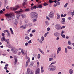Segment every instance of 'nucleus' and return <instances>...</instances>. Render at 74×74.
I'll use <instances>...</instances> for the list:
<instances>
[{
  "mask_svg": "<svg viewBox=\"0 0 74 74\" xmlns=\"http://www.w3.org/2000/svg\"><path fill=\"white\" fill-rule=\"evenodd\" d=\"M25 39H26L27 40H29V38L28 36H26L25 37Z\"/></svg>",
  "mask_w": 74,
  "mask_h": 74,
  "instance_id": "c9c22d12",
  "label": "nucleus"
},
{
  "mask_svg": "<svg viewBox=\"0 0 74 74\" xmlns=\"http://www.w3.org/2000/svg\"><path fill=\"white\" fill-rule=\"evenodd\" d=\"M41 40L42 41H44V37L43 36L41 37Z\"/></svg>",
  "mask_w": 74,
  "mask_h": 74,
  "instance_id": "8fccbe9b",
  "label": "nucleus"
},
{
  "mask_svg": "<svg viewBox=\"0 0 74 74\" xmlns=\"http://www.w3.org/2000/svg\"><path fill=\"white\" fill-rule=\"evenodd\" d=\"M38 17V14L36 12H33L31 13V19H34L33 22H36L37 21V18Z\"/></svg>",
  "mask_w": 74,
  "mask_h": 74,
  "instance_id": "f257e3e1",
  "label": "nucleus"
},
{
  "mask_svg": "<svg viewBox=\"0 0 74 74\" xmlns=\"http://www.w3.org/2000/svg\"><path fill=\"white\" fill-rule=\"evenodd\" d=\"M10 31L11 32V34H13V33H14V32H13V31L12 30V28H10Z\"/></svg>",
  "mask_w": 74,
  "mask_h": 74,
  "instance_id": "412c9836",
  "label": "nucleus"
},
{
  "mask_svg": "<svg viewBox=\"0 0 74 74\" xmlns=\"http://www.w3.org/2000/svg\"><path fill=\"white\" fill-rule=\"evenodd\" d=\"M68 44H69V45H71V41L69 40L68 41Z\"/></svg>",
  "mask_w": 74,
  "mask_h": 74,
  "instance_id": "2f4dec72",
  "label": "nucleus"
},
{
  "mask_svg": "<svg viewBox=\"0 0 74 74\" xmlns=\"http://www.w3.org/2000/svg\"><path fill=\"white\" fill-rule=\"evenodd\" d=\"M64 33V31L62 30L61 32V34H63V33Z\"/></svg>",
  "mask_w": 74,
  "mask_h": 74,
  "instance_id": "13d9d810",
  "label": "nucleus"
},
{
  "mask_svg": "<svg viewBox=\"0 0 74 74\" xmlns=\"http://www.w3.org/2000/svg\"><path fill=\"white\" fill-rule=\"evenodd\" d=\"M5 41V42H7V44H10V42H9L10 41L8 39L6 40V39Z\"/></svg>",
  "mask_w": 74,
  "mask_h": 74,
  "instance_id": "aec40b11",
  "label": "nucleus"
},
{
  "mask_svg": "<svg viewBox=\"0 0 74 74\" xmlns=\"http://www.w3.org/2000/svg\"><path fill=\"white\" fill-rule=\"evenodd\" d=\"M65 27H66V26H63L62 27H61L60 29H64V28H65Z\"/></svg>",
  "mask_w": 74,
  "mask_h": 74,
  "instance_id": "c03bdc74",
  "label": "nucleus"
},
{
  "mask_svg": "<svg viewBox=\"0 0 74 74\" xmlns=\"http://www.w3.org/2000/svg\"><path fill=\"white\" fill-rule=\"evenodd\" d=\"M18 50L16 49V48L15 47H13L12 48V49L11 50V51H12V52L13 53L16 54L17 53V51Z\"/></svg>",
  "mask_w": 74,
  "mask_h": 74,
  "instance_id": "39448f33",
  "label": "nucleus"
},
{
  "mask_svg": "<svg viewBox=\"0 0 74 74\" xmlns=\"http://www.w3.org/2000/svg\"><path fill=\"white\" fill-rule=\"evenodd\" d=\"M4 3H5V5H7V0H5Z\"/></svg>",
  "mask_w": 74,
  "mask_h": 74,
  "instance_id": "5701e85b",
  "label": "nucleus"
},
{
  "mask_svg": "<svg viewBox=\"0 0 74 74\" xmlns=\"http://www.w3.org/2000/svg\"><path fill=\"white\" fill-rule=\"evenodd\" d=\"M7 35L8 36V37H11V35L9 33V32L7 34Z\"/></svg>",
  "mask_w": 74,
  "mask_h": 74,
  "instance_id": "79ce46f5",
  "label": "nucleus"
},
{
  "mask_svg": "<svg viewBox=\"0 0 74 74\" xmlns=\"http://www.w3.org/2000/svg\"><path fill=\"white\" fill-rule=\"evenodd\" d=\"M55 27L57 30H60L61 26L60 24H57L55 25Z\"/></svg>",
  "mask_w": 74,
  "mask_h": 74,
  "instance_id": "423d86ee",
  "label": "nucleus"
},
{
  "mask_svg": "<svg viewBox=\"0 0 74 74\" xmlns=\"http://www.w3.org/2000/svg\"><path fill=\"white\" fill-rule=\"evenodd\" d=\"M32 42H31V40H30L29 41H28V43L29 44H31L32 43Z\"/></svg>",
  "mask_w": 74,
  "mask_h": 74,
  "instance_id": "69168bd1",
  "label": "nucleus"
},
{
  "mask_svg": "<svg viewBox=\"0 0 74 74\" xmlns=\"http://www.w3.org/2000/svg\"><path fill=\"white\" fill-rule=\"evenodd\" d=\"M67 47L68 49H72V48L69 46H68Z\"/></svg>",
  "mask_w": 74,
  "mask_h": 74,
  "instance_id": "e433bc0d",
  "label": "nucleus"
},
{
  "mask_svg": "<svg viewBox=\"0 0 74 74\" xmlns=\"http://www.w3.org/2000/svg\"><path fill=\"white\" fill-rule=\"evenodd\" d=\"M37 8V6L36 5H34L33 7H32L31 8V9L33 10H36Z\"/></svg>",
  "mask_w": 74,
  "mask_h": 74,
  "instance_id": "ddd939ff",
  "label": "nucleus"
},
{
  "mask_svg": "<svg viewBox=\"0 0 74 74\" xmlns=\"http://www.w3.org/2000/svg\"><path fill=\"white\" fill-rule=\"evenodd\" d=\"M56 4L58 5H60V2H59V1H57Z\"/></svg>",
  "mask_w": 74,
  "mask_h": 74,
  "instance_id": "3c124183",
  "label": "nucleus"
},
{
  "mask_svg": "<svg viewBox=\"0 0 74 74\" xmlns=\"http://www.w3.org/2000/svg\"><path fill=\"white\" fill-rule=\"evenodd\" d=\"M69 74H73V70L71 69H70L69 70Z\"/></svg>",
  "mask_w": 74,
  "mask_h": 74,
  "instance_id": "dca6fc26",
  "label": "nucleus"
},
{
  "mask_svg": "<svg viewBox=\"0 0 74 74\" xmlns=\"http://www.w3.org/2000/svg\"><path fill=\"white\" fill-rule=\"evenodd\" d=\"M32 33H34L35 32H36V30L34 29V30H32Z\"/></svg>",
  "mask_w": 74,
  "mask_h": 74,
  "instance_id": "603ef678",
  "label": "nucleus"
},
{
  "mask_svg": "<svg viewBox=\"0 0 74 74\" xmlns=\"http://www.w3.org/2000/svg\"><path fill=\"white\" fill-rule=\"evenodd\" d=\"M40 57H41V55L40 54H38V58L40 59Z\"/></svg>",
  "mask_w": 74,
  "mask_h": 74,
  "instance_id": "a19ab883",
  "label": "nucleus"
},
{
  "mask_svg": "<svg viewBox=\"0 0 74 74\" xmlns=\"http://www.w3.org/2000/svg\"><path fill=\"white\" fill-rule=\"evenodd\" d=\"M56 63V61H54V62H52L50 65H52V64H55Z\"/></svg>",
  "mask_w": 74,
  "mask_h": 74,
  "instance_id": "37998d69",
  "label": "nucleus"
},
{
  "mask_svg": "<svg viewBox=\"0 0 74 74\" xmlns=\"http://www.w3.org/2000/svg\"><path fill=\"white\" fill-rule=\"evenodd\" d=\"M65 52L66 53H67V52L68 51L67 50V48H65Z\"/></svg>",
  "mask_w": 74,
  "mask_h": 74,
  "instance_id": "58836bf2",
  "label": "nucleus"
},
{
  "mask_svg": "<svg viewBox=\"0 0 74 74\" xmlns=\"http://www.w3.org/2000/svg\"><path fill=\"white\" fill-rule=\"evenodd\" d=\"M21 52L23 54V55H25V53L23 52V49H21Z\"/></svg>",
  "mask_w": 74,
  "mask_h": 74,
  "instance_id": "bb28decb",
  "label": "nucleus"
},
{
  "mask_svg": "<svg viewBox=\"0 0 74 74\" xmlns=\"http://www.w3.org/2000/svg\"><path fill=\"white\" fill-rule=\"evenodd\" d=\"M25 23H28V20H27V19H26L25 20Z\"/></svg>",
  "mask_w": 74,
  "mask_h": 74,
  "instance_id": "393cba45",
  "label": "nucleus"
},
{
  "mask_svg": "<svg viewBox=\"0 0 74 74\" xmlns=\"http://www.w3.org/2000/svg\"><path fill=\"white\" fill-rule=\"evenodd\" d=\"M59 37H57L56 38V40H59Z\"/></svg>",
  "mask_w": 74,
  "mask_h": 74,
  "instance_id": "0e129e2a",
  "label": "nucleus"
},
{
  "mask_svg": "<svg viewBox=\"0 0 74 74\" xmlns=\"http://www.w3.org/2000/svg\"><path fill=\"white\" fill-rule=\"evenodd\" d=\"M68 5V3H66V4H65L64 7V8H66V7H67V6Z\"/></svg>",
  "mask_w": 74,
  "mask_h": 74,
  "instance_id": "f704fd0d",
  "label": "nucleus"
},
{
  "mask_svg": "<svg viewBox=\"0 0 74 74\" xmlns=\"http://www.w3.org/2000/svg\"><path fill=\"white\" fill-rule=\"evenodd\" d=\"M5 15L6 16V19L8 21L11 20V14H5Z\"/></svg>",
  "mask_w": 74,
  "mask_h": 74,
  "instance_id": "20e7f679",
  "label": "nucleus"
},
{
  "mask_svg": "<svg viewBox=\"0 0 74 74\" xmlns=\"http://www.w3.org/2000/svg\"><path fill=\"white\" fill-rule=\"evenodd\" d=\"M33 64H34V63H33V62H31V64L29 66L31 67H33Z\"/></svg>",
  "mask_w": 74,
  "mask_h": 74,
  "instance_id": "6ab92c4d",
  "label": "nucleus"
},
{
  "mask_svg": "<svg viewBox=\"0 0 74 74\" xmlns=\"http://www.w3.org/2000/svg\"><path fill=\"white\" fill-rule=\"evenodd\" d=\"M39 42L40 44H42V41L41 40H39Z\"/></svg>",
  "mask_w": 74,
  "mask_h": 74,
  "instance_id": "de8ad7c7",
  "label": "nucleus"
},
{
  "mask_svg": "<svg viewBox=\"0 0 74 74\" xmlns=\"http://www.w3.org/2000/svg\"><path fill=\"white\" fill-rule=\"evenodd\" d=\"M71 19H72V18L71 17H69L68 18V19H69V20H71Z\"/></svg>",
  "mask_w": 74,
  "mask_h": 74,
  "instance_id": "bf43d9fd",
  "label": "nucleus"
},
{
  "mask_svg": "<svg viewBox=\"0 0 74 74\" xmlns=\"http://www.w3.org/2000/svg\"><path fill=\"white\" fill-rule=\"evenodd\" d=\"M7 47H8V48H11V45H7Z\"/></svg>",
  "mask_w": 74,
  "mask_h": 74,
  "instance_id": "4c0bfd02",
  "label": "nucleus"
},
{
  "mask_svg": "<svg viewBox=\"0 0 74 74\" xmlns=\"http://www.w3.org/2000/svg\"><path fill=\"white\" fill-rule=\"evenodd\" d=\"M12 22H14V24L16 26L17 25V24H18L17 20L15 18H13L12 20Z\"/></svg>",
  "mask_w": 74,
  "mask_h": 74,
  "instance_id": "1a4fd4ad",
  "label": "nucleus"
},
{
  "mask_svg": "<svg viewBox=\"0 0 74 74\" xmlns=\"http://www.w3.org/2000/svg\"><path fill=\"white\" fill-rule=\"evenodd\" d=\"M38 50L39 51L41 52L42 53V54L44 53V51H42V50H41V49H40V48H38Z\"/></svg>",
  "mask_w": 74,
  "mask_h": 74,
  "instance_id": "a211bd4d",
  "label": "nucleus"
},
{
  "mask_svg": "<svg viewBox=\"0 0 74 74\" xmlns=\"http://www.w3.org/2000/svg\"><path fill=\"white\" fill-rule=\"evenodd\" d=\"M49 34V32H47L44 35V37H47V34Z\"/></svg>",
  "mask_w": 74,
  "mask_h": 74,
  "instance_id": "c756f323",
  "label": "nucleus"
},
{
  "mask_svg": "<svg viewBox=\"0 0 74 74\" xmlns=\"http://www.w3.org/2000/svg\"><path fill=\"white\" fill-rule=\"evenodd\" d=\"M66 15H67V14H64L63 16V18H64V17H65V16H66Z\"/></svg>",
  "mask_w": 74,
  "mask_h": 74,
  "instance_id": "e2e57ef3",
  "label": "nucleus"
},
{
  "mask_svg": "<svg viewBox=\"0 0 74 74\" xmlns=\"http://www.w3.org/2000/svg\"><path fill=\"white\" fill-rule=\"evenodd\" d=\"M53 58H49V61H52V60H53Z\"/></svg>",
  "mask_w": 74,
  "mask_h": 74,
  "instance_id": "c85d7f7f",
  "label": "nucleus"
},
{
  "mask_svg": "<svg viewBox=\"0 0 74 74\" xmlns=\"http://www.w3.org/2000/svg\"><path fill=\"white\" fill-rule=\"evenodd\" d=\"M19 8V6L17 5L16 6V8H14L13 7H11L10 9L12 11H16L18 8Z\"/></svg>",
  "mask_w": 74,
  "mask_h": 74,
  "instance_id": "6e6552de",
  "label": "nucleus"
},
{
  "mask_svg": "<svg viewBox=\"0 0 74 74\" xmlns=\"http://www.w3.org/2000/svg\"><path fill=\"white\" fill-rule=\"evenodd\" d=\"M54 13L53 12H51L49 14V17L51 18H53Z\"/></svg>",
  "mask_w": 74,
  "mask_h": 74,
  "instance_id": "0eeeda50",
  "label": "nucleus"
},
{
  "mask_svg": "<svg viewBox=\"0 0 74 74\" xmlns=\"http://www.w3.org/2000/svg\"><path fill=\"white\" fill-rule=\"evenodd\" d=\"M48 69L49 71H54L56 70V66L52 65H50L49 66Z\"/></svg>",
  "mask_w": 74,
  "mask_h": 74,
  "instance_id": "f03ea898",
  "label": "nucleus"
},
{
  "mask_svg": "<svg viewBox=\"0 0 74 74\" xmlns=\"http://www.w3.org/2000/svg\"><path fill=\"white\" fill-rule=\"evenodd\" d=\"M57 15L58 17L60 16V15H59V13H57Z\"/></svg>",
  "mask_w": 74,
  "mask_h": 74,
  "instance_id": "680f3d73",
  "label": "nucleus"
},
{
  "mask_svg": "<svg viewBox=\"0 0 74 74\" xmlns=\"http://www.w3.org/2000/svg\"><path fill=\"white\" fill-rule=\"evenodd\" d=\"M5 34L4 33H2V36H3V37H5V36H4Z\"/></svg>",
  "mask_w": 74,
  "mask_h": 74,
  "instance_id": "5fc2aeb1",
  "label": "nucleus"
},
{
  "mask_svg": "<svg viewBox=\"0 0 74 74\" xmlns=\"http://www.w3.org/2000/svg\"><path fill=\"white\" fill-rule=\"evenodd\" d=\"M5 37H3L1 38V40L2 41H5L6 39H5Z\"/></svg>",
  "mask_w": 74,
  "mask_h": 74,
  "instance_id": "f3484780",
  "label": "nucleus"
},
{
  "mask_svg": "<svg viewBox=\"0 0 74 74\" xmlns=\"http://www.w3.org/2000/svg\"><path fill=\"white\" fill-rule=\"evenodd\" d=\"M41 73H43L44 72V69H43V67L42 66H41Z\"/></svg>",
  "mask_w": 74,
  "mask_h": 74,
  "instance_id": "4be33fe9",
  "label": "nucleus"
},
{
  "mask_svg": "<svg viewBox=\"0 0 74 74\" xmlns=\"http://www.w3.org/2000/svg\"><path fill=\"white\" fill-rule=\"evenodd\" d=\"M23 12L22 10L16 11L14 12L16 14H18L16 15V18L18 20L19 19V17L21 16V14H20V12Z\"/></svg>",
  "mask_w": 74,
  "mask_h": 74,
  "instance_id": "7ed1b4c3",
  "label": "nucleus"
},
{
  "mask_svg": "<svg viewBox=\"0 0 74 74\" xmlns=\"http://www.w3.org/2000/svg\"><path fill=\"white\" fill-rule=\"evenodd\" d=\"M28 60L26 62L27 63H29L30 62V58L29 57H28L27 58Z\"/></svg>",
  "mask_w": 74,
  "mask_h": 74,
  "instance_id": "b1692460",
  "label": "nucleus"
},
{
  "mask_svg": "<svg viewBox=\"0 0 74 74\" xmlns=\"http://www.w3.org/2000/svg\"><path fill=\"white\" fill-rule=\"evenodd\" d=\"M28 66V62H26V64H25V66L27 67Z\"/></svg>",
  "mask_w": 74,
  "mask_h": 74,
  "instance_id": "864d4df0",
  "label": "nucleus"
},
{
  "mask_svg": "<svg viewBox=\"0 0 74 74\" xmlns=\"http://www.w3.org/2000/svg\"><path fill=\"white\" fill-rule=\"evenodd\" d=\"M71 15H72V16H73L74 15V13L73 12H71Z\"/></svg>",
  "mask_w": 74,
  "mask_h": 74,
  "instance_id": "052dcab7",
  "label": "nucleus"
},
{
  "mask_svg": "<svg viewBox=\"0 0 74 74\" xmlns=\"http://www.w3.org/2000/svg\"><path fill=\"white\" fill-rule=\"evenodd\" d=\"M51 29L49 27H48L47 29V31H49Z\"/></svg>",
  "mask_w": 74,
  "mask_h": 74,
  "instance_id": "6e6d98bb",
  "label": "nucleus"
},
{
  "mask_svg": "<svg viewBox=\"0 0 74 74\" xmlns=\"http://www.w3.org/2000/svg\"><path fill=\"white\" fill-rule=\"evenodd\" d=\"M30 69H29V68H28L27 69V73H28V74H29V73L30 72Z\"/></svg>",
  "mask_w": 74,
  "mask_h": 74,
  "instance_id": "49530a36",
  "label": "nucleus"
},
{
  "mask_svg": "<svg viewBox=\"0 0 74 74\" xmlns=\"http://www.w3.org/2000/svg\"><path fill=\"white\" fill-rule=\"evenodd\" d=\"M30 30H31V28L30 29L28 30V31H27V33H29V32H30Z\"/></svg>",
  "mask_w": 74,
  "mask_h": 74,
  "instance_id": "4d7b16f0",
  "label": "nucleus"
},
{
  "mask_svg": "<svg viewBox=\"0 0 74 74\" xmlns=\"http://www.w3.org/2000/svg\"><path fill=\"white\" fill-rule=\"evenodd\" d=\"M27 27V24L26 25H24L21 26H20V28H22V29H25L26 27Z\"/></svg>",
  "mask_w": 74,
  "mask_h": 74,
  "instance_id": "9b49d317",
  "label": "nucleus"
},
{
  "mask_svg": "<svg viewBox=\"0 0 74 74\" xmlns=\"http://www.w3.org/2000/svg\"><path fill=\"white\" fill-rule=\"evenodd\" d=\"M62 22H65V21H66V19L64 18H62Z\"/></svg>",
  "mask_w": 74,
  "mask_h": 74,
  "instance_id": "7c9ffc66",
  "label": "nucleus"
},
{
  "mask_svg": "<svg viewBox=\"0 0 74 74\" xmlns=\"http://www.w3.org/2000/svg\"><path fill=\"white\" fill-rule=\"evenodd\" d=\"M27 0H24L23 1V7H25V6L27 4Z\"/></svg>",
  "mask_w": 74,
  "mask_h": 74,
  "instance_id": "9d476101",
  "label": "nucleus"
},
{
  "mask_svg": "<svg viewBox=\"0 0 74 74\" xmlns=\"http://www.w3.org/2000/svg\"><path fill=\"white\" fill-rule=\"evenodd\" d=\"M45 23L47 24V25H49V23H48V22L47 21H45Z\"/></svg>",
  "mask_w": 74,
  "mask_h": 74,
  "instance_id": "09e8293b",
  "label": "nucleus"
},
{
  "mask_svg": "<svg viewBox=\"0 0 74 74\" xmlns=\"http://www.w3.org/2000/svg\"><path fill=\"white\" fill-rule=\"evenodd\" d=\"M43 5L44 6H46V5H48V4H47V3L46 2H45L43 4Z\"/></svg>",
  "mask_w": 74,
  "mask_h": 74,
  "instance_id": "72a5a7b5",
  "label": "nucleus"
},
{
  "mask_svg": "<svg viewBox=\"0 0 74 74\" xmlns=\"http://www.w3.org/2000/svg\"><path fill=\"white\" fill-rule=\"evenodd\" d=\"M40 72V69L38 68L37 70H36V71L35 72V74H39Z\"/></svg>",
  "mask_w": 74,
  "mask_h": 74,
  "instance_id": "f8f14e48",
  "label": "nucleus"
},
{
  "mask_svg": "<svg viewBox=\"0 0 74 74\" xmlns=\"http://www.w3.org/2000/svg\"><path fill=\"white\" fill-rule=\"evenodd\" d=\"M26 17V16L25 14H23L22 15V18L23 19Z\"/></svg>",
  "mask_w": 74,
  "mask_h": 74,
  "instance_id": "2eb2a0df",
  "label": "nucleus"
},
{
  "mask_svg": "<svg viewBox=\"0 0 74 74\" xmlns=\"http://www.w3.org/2000/svg\"><path fill=\"white\" fill-rule=\"evenodd\" d=\"M32 23H28V26H32Z\"/></svg>",
  "mask_w": 74,
  "mask_h": 74,
  "instance_id": "a878e982",
  "label": "nucleus"
},
{
  "mask_svg": "<svg viewBox=\"0 0 74 74\" xmlns=\"http://www.w3.org/2000/svg\"><path fill=\"white\" fill-rule=\"evenodd\" d=\"M4 69L5 70H7L8 69H7V67L6 66H5V67H4Z\"/></svg>",
  "mask_w": 74,
  "mask_h": 74,
  "instance_id": "774afa93",
  "label": "nucleus"
},
{
  "mask_svg": "<svg viewBox=\"0 0 74 74\" xmlns=\"http://www.w3.org/2000/svg\"><path fill=\"white\" fill-rule=\"evenodd\" d=\"M29 74H33V72L32 71H31Z\"/></svg>",
  "mask_w": 74,
  "mask_h": 74,
  "instance_id": "338daca9",
  "label": "nucleus"
},
{
  "mask_svg": "<svg viewBox=\"0 0 74 74\" xmlns=\"http://www.w3.org/2000/svg\"><path fill=\"white\" fill-rule=\"evenodd\" d=\"M38 7L39 8H42V5H38Z\"/></svg>",
  "mask_w": 74,
  "mask_h": 74,
  "instance_id": "473e14b6",
  "label": "nucleus"
},
{
  "mask_svg": "<svg viewBox=\"0 0 74 74\" xmlns=\"http://www.w3.org/2000/svg\"><path fill=\"white\" fill-rule=\"evenodd\" d=\"M61 49H62L61 47H60L58 48L57 50H58V51H61Z\"/></svg>",
  "mask_w": 74,
  "mask_h": 74,
  "instance_id": "cd10ccee",
  "label": "nucleus"
},
{
  "mask_svg": "<svg viewBox=\"0 0 74 74\" xmlns=\"http://www.w3.org/2000/svg\"><path fill=\"white\" fill-rule=\"evenodd\" d=\"M25 11L26 12H27L28 11H30V10H29V9H25Z\"/></svg>",
  "mask_w": 74,
  "mask_h": 74,
  "instance_id": "a18cd8bd",
  "label": "nucleus"
},
{
  "mask_svg": "<svg viewBox=\"0 0 74 74\" xmlns=\"http://www.w3.org/2000/svg\"><path fill=\"white\" fill-rule=\"evenodd\" d=\"M59 34L58 32L55 33L54 34V36H55L56 37H59Z\"/></svg>",
  "mask_w": 74,
  "mask_h": 74,
  "instance_id": "4468645a",
  "label": "nucleus"
},
{
  "mask_svg": "<svg viewBox=\"0 0 74 74\" xmlns=\"http://www.w3.org/2000/svg\"><path fill=\"white\" fill-rule=\"evenodd\" d=\"M53 2H54V1H52V0H49V2L50 3H53Z\"/></svg>",
  "mask_w": 74,
  "mask_h": 74,
  "instance_id": "ea45409f",
  "label": "nucleus"
}]
</instances>
